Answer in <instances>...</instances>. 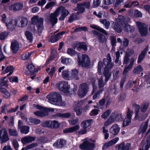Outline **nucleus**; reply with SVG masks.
I'll use <instances>...</instances> for the list:
<instances>
[{"mask_svg": "<svg viewBox=\"0 0 150 150\" xmlns=\"http://www.w3.org/2000/svg\"><path fill=\"white\" fill-rule=\"evenodd\" d=\"M134 107L135 108V118L137 119L139 117V110L140 109V106L139 105L135 104L134 105Z\"/></svg>", "mask_w": 150, "mask_h": 150, "instance_id": "obj_40", "label": "nucleus"}, {"mask_svg": "<svg viewBox=\"0 0 150 150\" xmlns=\"http://www.w3.org/2000/svg\"><path fill=\"white\" fill-rule=\"evenodd\" d=\"M133 113L132 110L130 108H129L127 115V117L131 119L132 116L133 114Z\"/></svg>", "mask_w": 150, "mask_h": 150, "instance_id": "obj_60", "label": "nucleus"}, {"mask_svg": "<svg viewBox=\"0 0 150 150\" xmlns=\"http://www.w3.org/2000/svg\"><path fill=\"white\" fill-rule=\"evenodd\" d=\"M110 39L112 46L115 47L116 45L115 43L116 42V37L114 36H110Z\"/></svg>", "mask_w": 150, "mask_h": 150, "instance_id": "obj_58", "label": "nucleus"}, {"mask_svg": "<svg viewBox=\"0 0 150 150\" xmlns=\"http://www.w3.org/2000/svg\"><path fill=\"white\" fill-rule=\"evenodd\" d=\"M95 146L94 142L91 140H86L80 146V147L81 149H85L86 150H93Z\"/></svg>", "mask_w": 150, "mask_h": 150, "instance_id": "obj_7", "label": "nucleus"}, {"mask_svg": "<svg viewBox=\"0 0 150 150\" xmlns=\"http://www.w3.org/2000/svg\"><path fill=\"white\" fill-rule=\"evenodd\" d=\"M88 90V86L86 83L81 84L78 93L79 96L81 98L83 97L87 93Z\"/></svg>", "mask_w": 150, "mask_h": 150, "instance_id": "obj_11", "label": "nucleus"}, {"mask_svg": "<svg viewBox=\"0 0 150 150\" xmlns=\"http://www.w3.org/2000/svg\"><path fill=\"white\" fill-rule=\"evenodd\" d=\"M103 63L105 66L103 74L105 77V81L106 82L108 81L111 76L109 71L114 66V64L112 62L111 58L109 54H108L107 58L104 59Z\"/></svg>", "mask_w": 150, "mask_h": 150, "instance_id": "obj_3", "label": "nucleus"}, {"mask_svg": "<svg viewBox=\"0 0 150 150\" xmlns=\"http://www.w3.org/2000/svg\"><path fill=\"white\" fill-rule=\"evenodd\" d=\"M129 14L135 17H142V13L137 10H131Z\"/></svg>", "mask_w": 150, "mask_h": 150, "instance_id": "obj_29", "label": "nucleus"}, {"mask_svg": "<svg viewBox=\"0 0 150 150\" xmlns=\"http://www.w3.org/2000/svg\"><path fill=\"white\" fill-rule=\"evenodd\" d=\"M25 35L26 38L30 42H32L33 40V36L32 34L28 31H26L25 33Z\"/></svg>", "mask_w": 150, "mask_h": 150, "instance_id": "obj_39", "label": "nucleus"}, {"mask_svg": "<svg viewBox=\"0 0 150 150\" xmlns=\"http://www.w3.org/2000/svg\"><path fill=\"white\" fill-rule=\"evenodd\" d=\"M92 32L93 33L96 34L99 37V40L100 42H103L106 40L105 36L95 30L93 31Z\"/></svg>", "mask_w": 150, "mask_h": 150, "instance_id": "obj_36", "label": "nucleus"}, {"mask_svg": "<svg viewBox=\"0 0 150 150\" xmlns=\"http://www.w3.org/2000/svg\"><path fill=\"white\" fill-rule=\"evenodd\" d=\"M143 70V69L142 66L140 65H139L135 68L133 71L134 73L137 74L142 71Z\"/></svg>", "mask_w": 150, "mask_h": 150, "instance_id": "obj_51", "label": "nucleus"}, {"mask_svg": "<svg viewBox=\"0 0 150 150\" xmlns=\"http://www.w3.org/2000/svg\"><path fill=\"white\" fill-rule=\"evenodd\" d=\"M148 123L147 122H143L139 129V132L144 133L146 132L148 127Z\"/></svg>", "mask_w": 150, "mask_h": 150, "instance_id": "obj_34", "label": "nucleus"}, {"mask_svg": "<svg viewBox=\"0 0 150 150\" xmlns=\"http://www.w3.org/2000/svg\"><path fill=\"white\" fill-rule=\"evenodd\" d=\"M38 143L36 142L32 143L29 145H28L27 148L29 149H33L35 148L38 146Z\"/></svg>", "mask_w": 150, "mask_h": 150, "instance_id": "obj_64", "label": "nucleus"}, {"mask_svg": "<svg viewBox=\"0 0 150 150\" xmlns=\"http://www.w3.org/2000/svg\"><path fill=\"white\" fill-rule=\"evenodd\" d=\"M66 144V141L63 139L57 140L53 144V146L57 148H62Z\"/></svg>", "mask_w": 150, "mask_h": 150, "instance_id": "obj_23", "label": "nucleus"}, {"mask_svg": "<svg viewBox=\"0 0 150 150\" xmlns=\"http://www.w3.org/2000/svg\"><path fill=\"white\" fill-rule=\"evenodd\" d=\"M130 146L129 143L125 144L124 143H122L117 145L116 148L118 150H129Z\"/></svg>", "mask_w": 150, "mask_h": 150, "instance_id": "obj_21", "label": "nucleus"}, {"mask_svg": "<svg viewBox=\"0 0 150 150\" xmlns=\"http://www.w3.org/2000/svg\"><path fill=\"white\" fill-rule=\"evenodd\" d=\"M12 143L14 149L16 150H18L19 147V144L16 139H13Z\"/></svg>", "mask_w": 150, "mask_h": 150, "instance_id": "obj_49", "label": "nucleus"}, {"mask_svg": "<svg viewBox=\"0 0 150 150\" xmlns=\"http://www.w3.org/2000/svg\"><path fill=\"white\" fill-rule=\"evenodd\" d=\"M78 122L79 119L77 118L69 120V122L70 124L72 125H74L76 124Z\"/></svg>", "mask_w": 150, "mask_h": 150, "instance_id": "obj_63", "label": "nucleus"}, {"mask_svg": "<svg viewBox=\"0 0 150 150\" xmlns=\"http://www.w3.org/2000/svg\"><path fill=\"white\" fill-rule=\"evenodd\" d=\"M23 7V4L22 3H16L9 6V9L10 10L17 11L21 9Z\"/></svg>", "mask_w": 150, "mask_h": 150, "instance_id": "obj_14", "label": "nucleus"}, {"mask_svg": "<svg viewBox=\"0 0 150 150\" xmlns=\"http://www.w3.org/2000/svg\"><path fill=\"white\" fill-rule=\"evenodd\" d=\"M56 86L59 90L64 93L67 94L69 93L70 86L68 84L67 82L65 81L59 82L57 84Z\"/></svg>", "mask_w": 150, "mask_h": 150, "instance_id": "obj_9", "label": "nucleus"}, {"mask_svg": "<svg viewBox=\"0 0 150 150\" xmlns=\"http://www.w3.org/2000/svg\"><path fill=\"white\" fill-rule=\"evenodd\" d=\"M56 4V2L54 1H51L48 3L45 6V8L46 9L51 8L54 6Z\"/></svg>", "mask_w": 150, "mask_h": 150, "instance_id": "obj_52", "label": "nucleus"}, {"mask_svg": "<svg viewBox=\"0 0 150 150\" xmlns=\"http://www.w3.org/2000/svg\"><path fill=\"white\" fill-rule=\"evenodd\" d=\"M13 68L12 66H10L7 67L5 70V72L6 73L9 72L7 75V76L11 75L13 71Z\"/></svg>", "mask_w": 150, "mask_h": 150, "instance_id": "obj_41", "label": "nucleus"}, {"mask_svg": "<svg viewBox=\"0 0 150 150\" xmlns=\"http://www.w3.org/2000/svg\"><path fill=\"white\" fill-rule=\"evenodd\" d=\"M34 113L35 115L40 117H45L48 115V112L45 110L35 112Z\"/></svg>", "mask_w": 150, "mask_h": 150, "instance_id": "obj_27", "label": "nucleus"}, {"mask_svg": "<svg viewBox=\"0 0 150 150\" xmlns=\"http://www.w3.org/2000/svg\"><path fill=\"white\" fill-rule=\"evenodd\" d=\"M114 117L115 121H118L122 120L124 118L122 117V114L120 113L116 115L115 114Z\"/></svg>", "mask_w": 150, "mask_h": 150, "instance_id": "obj_54", "label": "nucleus"}, {"mask_svg": "<svg viewBox=\"0 0 150 150\" xmlns=\"http://www.w3.org/2000/svg\"><path fill=\"white\" fill-rule=\"evenodd\" d=\"M59 15H57L55 13V11L53 13H51L49 16V20L52 26H54L57 22L58 19L57 18Z\"/></svg>", "mask_w": 150, "mask_h": 150, "instance_id": "obj_17", "label": "nucleus"}, {"mask_svg": "<svg viewBox=\"0 0 150 150\" xmlns=\"http://www.w3.org/2000/svg\"><path fill=\"white\" fill-rule=\"evenodd\" d=\"M79 71L76 69H73L71 70V75H70L71 80L73 79L78 80L79 79Z\"/></svg>", "mask_w": 150, "mask_h": 150, "instance_id": "obj_20", "label": "nucleus"}, {"mask_svg": "<svg viewBox=\"0 0 150 150\" xmlns=\"http://www.w3.org/2000/svg\"><path fill=\"white\" fill-rule=\"evenodd\" d=\"M80 127L79 125H76L69 128H66L63 131L65 133H71L75 132L80 129Z\"/></svg>", "mask_w": 150, "mask_h": 150, "instance_id": "obj_18", "label": "nucleus"}, {"mask_svg": "<svg viewBox=\"0 0 150 150\" xmlns=\"http://www.w3.org/2000/svg\"><path fill=\"white\" fill-rule=\"evenodd\" d=\"M55 13L57 15H59L60 13L61 14L59 20L61 21L64 20L66 17L69 14V12L64 7L62 6H60L58 7L55 10Z\"/></svg>", "mask_w": 150, "mask_h": 150, "instance_id": "obj_6", "label": "nucleus"}, {"mask_svg": "<svg viewBox=\"0 0 150 150\" xmlns=\"http://www.w3.org/2000/svg\"><path fill=\"white\" fill-rule=\"evenodd\" d=\"M103 67V63L101 61H100L98 64V73L99 74H101V70H102Z\"/></svg>", "mask_w": 150, "mask_h": 150, "instance_id": "obj_55", "label": "nucleus"}, {"mask_svg": "<svg viewBox=\"0 0 150 150\" xmlns=\"http://www.w3.org/2000/svg\"><path fill=\"white\" fill-rule=\"evenodd\" d=\"M148 107V103H144L142 104L140 107L141 111L143 112H145L147 110Z\"/></svg>", "mask_w": 150, "mask_h": 150, "instance_id": "obj_46", "label": "nucleus"}, {"mask_svg": "<svg viewBox=\"0 0 150 150\" xmlns=\"http://www.w3.org/2000/svg\"><path fill=\"white\" fill-rule=\"evenodd\" d=\"M67 53L71 56H74L76 53L75 50L71 48H69L68 49Z\"/></svg>", "mask_w": 150, "mask_h": 150, "instance_id": "obj_57", "label": "nucleus"}, {"mask_svg": "<svg viewBox=\"0 0 150 150\" xmlns=\"http://www.w3.org/2000/svg\"><path fill=\"white\" fill-rule=\"evenodd\" d=\"M36 139L35 137L26 136L21 139V142L24 144L28 143L34 141Z\"/></svg>", "mask_w": 150, "mask_h": 150, "instance_id": "obj_22", "label": "nucleus"}, {"mask_svg": "<svg viewBox=\"0 0 150 150\" xmlns=\"http://www.w3.org/2000/svg\"><path fill=\"white\" fill-rule=\"evenodd\" d=\"M144 146L147 147V149L149 148L150 147V136L148 137L145 143L144 144Z\"/></svg>", "mask_w": 150, "mask_h": 150, "instance_id": "obj_62", "label": "nucleus"}, {"mask_svg": "<svg viewBox=\"0 0 150 150\" xmlns=\"http://www.w3.org/2000/svg\"><path fill=\"white\" fill-rule=\"evenodd\" d=\"M51 121H47L43 122L41 125L42 127L51 128Z\"/></svg>", "mask_w": 150, "mask_h": 150, "instance_id": "obj_45", "label": "nucleus"}, {"mask_svg": "<svg viewBox=\"0 0 150 150\" xmlns=\"http://www.w3.org/2000/svg\"><path fill=\"white\" fill-rule=\"evenodd\" d=\"M71 59L69 58H62L61 62L64 64H66V65L69 64L71 62Z\"/></svg>", "mask_w": 150, "mask_h": 150, "instance_id": "obj_50", "label": "nucleus"}, {"mask_svg": "<svg viewBox=\"0 0 150 150\" xmlns=\"http://www.w3.org/2000/svg\"><path fill=\"white\" fill-rule=\"evenodd\" d=\"M10 139L6 130L5 128L0 129V141L1 143H5L8 141Z\"/></svg>", "mask_w": 150, "mask_h": 150, "instance_id": "obj_10", "label": "nucleus"}, {"mask_svg": "<svg viewBox=\"0 0 150 150\" xmlns=\"http://www.w3.org/2000/svg\"><path fill=\"white\" fill-rule=\"evenodd\" d=\"M19 129L21 133L26 134L29 132L30 127L28 126H23Z\"/></svg>", "mask_w": 150, "mask_h": 150, "instance_id": "obj_37", "label": "nucleus"}, {"mask_svg": "<svg viewBox=\"0 0 150 150\" xmlns=\"http://www.w3.org/2000/svg\"><path fill=\"white\" fill-rule=\"evenodd\" d=\"M1 92L3 93V96L4 97L8 99L11 98V93L5 88H2L1 89Z\"/></svg>", "mask_w": 150, "mask_h": 150, "instance_id": "obj_35", "label": "nucleus"}, {"mask_svg": "<svg viewBox=\"0 0 150 150\" xmlns=\"http://www.w3.org/2000/svg\"><path fill=\"white\" fill-rule=\"evenodd\" d=\"M115 116V113H112L111 116L108 119L112 124L115 121L114 117Z\"/></svg>", "mask_w": 150, "mask_h": 150, "instance_id": "obj_59", "label": "nucleus"}, {"mask_svg": "<svg viewBox=\"0 0 150 150\" xmlns=\"http://www.w3.org/2000/svg\"><path fill=\"white\" fill-rule=\"evenodd\" d=\"M148 46H147L139 56L137 61L138 63H140L143 60L146 54V52L148 51Z\"/></svg>", "mask_w": 150, "mask_h": 150, "instance_id": "obj_24", "label": "nucleus"}, {"mask_svg": "<svg viewBox=\"0 0 150 150\" xmlns=\"http://www.w3.org/2000/svg\"><path fill=\"white\" fill-rule=\"evenodd\" d=\"M124 0H116V2L114 4V7L115 9L118 10L120 6L121 3L123 2Z\"/></svg>", "mask_w": 150, "mask_h": 150, "instance_id": "obj_42", "label": "nucleus"}, {"mask_svg": "<svg viewBox=\"0 0 150 150\" xmlns=\"http://www.w3.org/2000/svg\"><path fill=\"white\" fill-rule=\"evenodd\" d=\"M119 140V138L117 137L104 143L102 146V149L105 150L108 148L113 146L116 144Z\"/></svg>", "mask_w": 150, "mask_h": 150, "instance_id": "obj_13", "label": "nucleus"}, {"mask_svg": "<svg viewBox=\"0 0 150 150\" xmlns=\"http://www.w3.org/2000/svg\"><path fill=\"white\" fill-rule=\"evenodd\" d=\"M47 98L50 103L58 106H63L64 103L62 101L61 96L57 92H52L47 96Z\"/></svg>", "mask_w": 150, "mask_h": 150, "instance_id": "obj_2", "label": "nucleus"}, {"mask_svg": "<svg viewBox=\"0 0 150 150\" xmlns=\"http://www.w3.org/2000/svg\"><path fill=\"white\" fill-rule=\"evenodd\" d=\"M31 21L33 24L36 25L38 33L40 35L44 29L43 19L36 16L32 18Z\"/></svg>", "mask_w": 150, "mask_h": 150, "instance_id": "obj_4", "label": "nucleus"}, {"mask_svg": "<svg viewBox=\"0 0 150 150\" xmlns=\"http://www.w3.org/2000/svg\"><path fill=\"white\" fill-rule=\"evenodd\" d=\"M11 49L13 52L16 53L18 50L19 48V43L16 40L13 41L11 44Z\"/></svg>", "mask_w": 150, "mask_h": 150, "instance_id": "obj_19", "label": "nucleus"}, {"mask_svg": "<svg viewBox=\"0 0 150 150\" xmlns=\"http://www.w3.org/2000/svg\"><path fill=\"white\" fill-rule=\"evenodd\" d=\"M120 128L117 124H115L112 126L110 129V133L114 135H117L119 133Z\"/></svg>", "mask_w": 150, "mask_h": 150, "instance_id": "obj_16", "label": "nucleus"}, {"mask_svg": "<svg viewBox=\"0 0 150 150\" xmlns=\"http://www.w3.org/2000/svg\"><path fill=\"white\" fill-rule=\"evenodd\" d=\"M26 121L29 125H38L40 122V120L36 118H32L30 119H26Z\"/></svg>", "mask_w": 150, "mask_h": 150, "instance_id": "obj_25", "label": "nucleus"}, {"mask_svg": "<svg viewBox=\"0 0 150 150\" xmlns=\"http://www.w3.org/2000/svg\"><path fill=\"white\" fill-rule=\"evenodd\" d=\"M28 21L26 17L21 16L19 18V21L15 20V22L16 24V26L19 27H23L26 26L28 23Z\"/></svg>", "mask_w": 150, "mask_h": 150, "instance_id": "obj_12", "label": "nucleus"}, {"mask_svg": "<svg viewBox=\"0 0 150 150\" xmlns=\"http://www.w3.org/2000/svg\"><path fill=\"white\" fill-rule=\"evenodd\" d=\"M87 133V129L85 128H83L77 132V133L79 135H83L86 134Z\"/></svg>", "mask_w": 150, "mask_h": 150, "instance_id": "obj_61", "label": "nucleus"}, {"mask_svg": "<svg viewBox=\"0 0 150 150\" xmlns=\"http://www.w3.org/2000/svg\"><path fill=\"white\" fill-rule=\"evenodd\" d=\"M130 20L129 17L122 15L119 16L118 18L116 19L117 21L123 28L124 31L128 32H132L134 30V27L127 23Z\"/></svg>", "mask_w": 150, "mask_h": 150, "instance_id": "obj_1", "label": "nucleus"}, {"mask_svg": "<svg viewBox=\"0 0 150 150\" xmlns=\"http://www.w3.org/2000/svg\"><path fill=\"white\" fill-rule=\"evenodd\" d=\"M90 26L92 28L98 30L105 35H108V33L105 30L97 25L94 24H92Z\"/></svg>", "mask_w": 150, "mask_h": 150, "instance_id": "obj_30", "label": "nucleus"}, {"mask_svg": "<svg viewBox=\"0 0 150 150\" xmlns=\"http://www.w3.org/2000/svg\"><path fill=\"white\" fill-rule=\"evenodd\" d=\"M56 115L57 117H61L64 118H68L69 117L70 115L71 114L69 113H57L56 114Z\"/></svg>", "mask_w": 150, "mask_h": 150, "instance_id": "obj_43", "label": "nucleus"}, {"mask_svg": "<svg viewBox=\"0 0 150 150\" xmlns=\"http://www.w3.org/2000/svg\"><path fill=\"white\" fill-rule=\"evenodd\" d=\"M72 47L74 49L77 47V50L79 51H80L81 49H83L84 51L87 50V47L85 43L77 42L74 44Z\"/></svg>", "mask_w": 150, "mask_h": 150, "instance_id": "obj_15", "label": "nucleus"}, {"mask_svg": "<svg viewBox=\"0 0 150 150\" xmlns=\"http://www.w3.org/2000/svg\"><path fill=\"white\" fill-rule=\"evenodd\" d=\"M111 112V111L110 110H107L102 115L101 117L103 118L106 119L109 116Z\"/></svg>", "mask_w": 150, "mask_h": 150, "instance_id": "obj_48", "label": "nucleus"}, {"mask_svg": "<svg viewBox=\"0 0 150 150\" xmlns=\"http://www.w3.org/2000/svg\"><path fill=\"white\" fill-rule=\"evenodd\" d=\"M78 61L79 64L83 67H87L90 64V60L88 56L86 54L81 55L78 54Z\"/></svg>", "mask_w": 150, "mask_h": 150, "instance_id": "obj_5", "label": "nucleus"}, {"mask_svg": "<svg viewBox=\"0 0 150 150\" xmlns=\"http://www.w3.org/2000/svg\"><path fill=\"white\" fill-rule=\"evenodd\" d=\"M7 28L10 31H12L14 29L16 24L15 22V20L14 21L13 20H11L7 23L6 24Z\"/></svg>", "mask_w": 150, "mask_h": 150, "instance_id": "obj_28", "label": "nucleus"}, {"mask_svg": "<svg viewBox=\"0 0 150 150\" xmlns=\"http://www.w3.org/2000/svg\"><path fill=\"white\" fill-rule=\"evenodd\" d=\"M30 55L31 54L29 52L25 53L21 56V59L23 60H26L28 59Z\"/></svg>", "mask_w": 150, "mask_h": 150, "instance_id": "obj_56", "label": "nucleus"}, {"mask_svg": "<svg viewBox=\"0 0 150 150\" xmlns=\"http://www.w3.org/2000/svg\"><path fill=\"white\" fill-rule=\"evenodd\" d=\"M60 124L56 120L52 121L51 128H58L60 127Z\"/></svg>", "mask_w": 150, "mask_h": 150, "instance_id": "obj_44", "label": "nucleus"}, {"mask_svg": "<svg viewBox=\"0 0 150 150\" xmlns=\"http://www.w3.org/2000/svg\"><path fill=\"white\" fill-rule=\"evenodd\" d=\"M100 22L105 25L106 28L108 29L109 28L110 25L109 21H107L105 19H101L100 20Z\"/></svg>", "mask_w": 150, "mask_h": 150, "instance_id": "obj_47", "label": "nucleus"}, {"mask_svg": "<svg viewBox=\"0 0 150 150\" xmlns=\"http://www.w3.org/2000/svg\"><path fill=\"white\" fill-rule=\"evenodd\" d=\"M136 24L140 35L142 36L146 35L148 31V26L140 22H137Z\"/></svg>", "mask_w": 150, "mask_h": 150, "instance_id": "obj_8", "label": "nucleus"}, {"mask_svg": "<svg viewBox=\"0 0 150 150\" xmlns=\"http://www.w3.org/2000/svg\"><path fill=\"white\" fill-rule=\"evenodd\" d=\"M92 120L89 119L83 121L81 124V127L82 128H87L90 126L92 123Z\"/></svg>", "mask_w": 150, "mask_h": 150, "instance_id": "obj_26", "label": "nucleus"}, {"mask_svg": "<svg viewBox=\"0 0 150 150\" xmlns=\"http://www.w3.org/2000/svg\"><path fill=\"white\" fill-rule=\"evenodd\" d=\"M8 132L10 136L16 137L18 135V133L16 129H8Z\"/></svg>", "mask_w": 150, "mask_h": 150, "instance_id": "obj_38", "label": "nucleus"}, {"mask_svg": "<svg viewBox=\"0 0 150 150\" xmlns=\"http://www.w3.org/2000/svg\"><path fill=\"white\" fill-rule=\"evenodd\" d=\"M70 71L67 70H64L62 72V76L64 79L66 80H71L70 77Z\"/></svg>", "mask_w": 150, "mask_h": 150, "instance_id": "obj_31", "label": "nucleus"}, {"mask_svg": "<svg viewBox=\"0 0 150 150\" xmlns=\"http://www.w3.org/2000/svg\"><path fill=\"white\" fill-rule=\"evenodd\" d=\"M78 11V14H80L84 12L85 11V8L82 3L78 4L76 7Z\"/></svg>", "mask_w": 150, "mask_h": 150, "instance_id": "obj_33", "label": "nucleus"}, {"mask_svg": "<svg viewBox=\"0 0 150 150\" xmlns=\"http://www.w3.org/2000/svg\"><path fill=\"white\" fill-rule=\"evenodd\" d=\"M8 35V32L4 31L1 32L0 34V39L3 40Z\"/></svg>", "mask_w": 150, "mask_h": 150, "instance_id": "obj_53", "label": "nucleus"}, {"mask_svg": "<svg viewBox=\"0 0 150 150\" xmlns=\"http://www.w3.org/2000/svg\"><path fill=\"white\" fill-rule=\"evenodd\" d=\"M113 29L116 32L120 33L122 32V29L119 25L116 22H113L112 25Z\"/></svg>", "mask_w": 150, "mask_h": 150, "instance_id": "obj_32", "label": "nucleus"}]
</instances>
